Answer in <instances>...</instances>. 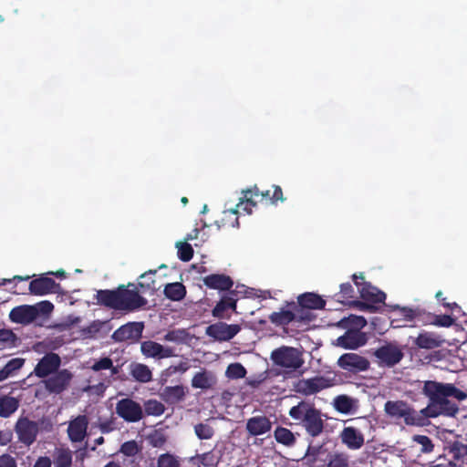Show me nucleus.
<instances>
[{"instance_id": "f257e3e1", "label": "nucleus", "mask_w": 467, "mask_h": 467, "mask_svg": "<svg viewBox=\"0 0 467 467\" xmlns=\"http://www.w3.org/2000/svg\"><path fill=\"white\" fill-rule=\"evenodd\" d=\"M283 192L279 186L273 185L265 191H259L254 186L242 191V196L239 198L235 208H226L223 212L221 221L216 222L218 228L221 227H239V213L241 212L251 214L259 202L265 204L276 205L279 202H283Z\"/></svg>"}, {"instance_id": "f03ea898", "label": "nucleus", "mask_w": 467, "mask_h": 467, "mask_svg": "<svg viewBox=\"0 0 467 467\" xmlns=\"http://www.w3.org/2000/svg\"><path fill=\"white\" fill-rule=\"evenodd\" d=\"M423 394L428 397L429 404L420 410L424 418H435L440 415L453 417L458 412L457 405L449 398L463 400L466 394L451 383L437 381H425L422 389Z\"/></svg>"}, {"instance_id": "7ed1b4c3", "label": "nucleus", "mask_w": 467, "mask_h": 467, "mask_svg": "<svg viewBox=\"0 0 467 467\" xmlns=\"http://www.w3.org/2000/svg\"><path fill=\"white\" fill-rule=\"evenodd\" d=\"M289 415L295 420L300 421L307 433L313 437L318 436L324 428L321 413L307 402H299L289 410Z\"/></svg>"}, {"instance_id": "20e7f679", "label": "nucleus", "mask_w": 467, "mask_h": 467, "mask_svg": "<svg viewBox=\"0 0 467 467\" xmlns=\"http://www.w3.org/2000/svg\"><path fill=\"white\" fill-rule=\"evenodd\" d=\"M270 358L273 364L280 368L285 376L297 371L305 364L303 352L299 348L287 346L274 349Z\"/></svg>"}, {"instance_id": "39448f33", "label": "nucleus", "mask_w": 467, "mask_h": 467, "mask_svg": "<svg viewBox=\"0 0 467 467\" xmlns=\"http://www.w3.org/2000/svg\"><path fill=\"white\" fill-rule=\"evenodd\" d=\"M352 280L358 288L361 299L366 302H355V305L358 306L360 309L373 308L372 305L383 303L385 301V293L372 285L370 283L366 282L362 275L354 274L352 275Z\"/></svg>"}, {"instance_id": "423d86ee", "label": "nucleus", "mask_w": 467, "mask_h": 467, "mask_svg": "<svg viewBox=\"0 0 467 467\" xmlns=\"http://www.w3.org/2000/svg\"><path fill=\"white\" fill-rule=\"evenodd\" d=\"M374 356L379 367L392 368L403 358L404 348L397 342H386L375 350Z\"/></svg>"}, {"instance_id": "0eeeda50", "label": "nucleus", "mask_w": 467, "mask_h": 467, "mask_svg": "<svg viewBox=\"0 0 467 467\" xmlns=\"http://www.w3.org/2000/svg\"><path fill=\"white\" fill-rule=\"evenodd\" d=\"M334 385V379L327 376H316L309 379H300L294 382L293 389L301 395L310 396Z\"/></svg>"}, {"instance_id": "6e6552de", "label": "nucleus", "mask_w": 467, "mask_h": 467, "mask_svg": "<svg viewBox=\"0 0 467 467\" xmlns=\"http://www.w3.org/2000/svg\"><path fill=\"white\" fill-rule=\"evenodd\" d=\"M118 310H135L146 305L147 300L140 296L135 285L130 284L127 288H119Z\"/></svg>"}, {"instance_id": "1a4fd4ad", "label": "nucleus", "mask_w": 467, "mask_h": 467, "mask_svg": "<svg viewBox=\"0 0 467 467\" xmlns=\"http://www.w3.org/2000/svg\"><path fill=\"white\" fill-rule=\"evenodd\" d=\"M73 379V374L67 368L56 371L44 381L46 389L54 394H59L66 390Z\"/></svg>"}, {"instance_id": "9d476101", "label": "nucleus", "mask_w": 467, "mask_h": 467, "mask_svg": "<svg viewBox=\"0 0 467 467\" xmlns=\"http://www.w3.org/2000/svg\"><path fill=\"white\" fill-rule=\"evenodd\" d=\"M116 412L128 422H137L141 420L143 415L141 406L130 399L120 400L117 403Z\"/></svg>"}, {"instance_id": "9b49d317", "label": "nucleus", "mask_w": 467, "mask_h": 467, "mask_svg": "<svg viewBox=\"0 0 467 467\" xmlns=\"http://www.w3.org/2000/svg\"><path fill=\"white\" fill-rule=\"evenodd\" d=\"M241 330L237 324L215 323L206 328V334L218 341H229Z\"/></svg>"}, {"instance_id": "f8f14e48", "label": "nucleus", "mask_w": 467, "mask_h": 467, "mask_svg": "<svg viewBox=\"0 0 467 467\" xmlns=\"http://www.w3.org/2000/svg\"><path fill=\"white\" fill-rule=\"evenodd\" d=\"M59 285L54 279L47 274L39 275L34 278L29 284V293L36 296H44L52 293H56Z\"/></svg>"}, {"instance_id": "ddd939ff", "label": "nucleus", "mask_w": 467, "mask_h": 467, "mask_svg": "<svg viewBox=\"0 0 467 467\" xmlns=\"http://www.w3.org/2000/svg\"><path fill=\"white\" fill-rule=\"evenodd\" d=\"M337 365L344 370L357 373L367 370L369 362L366 358L357 353H346L338 358Z\"/></svg>"}, {"instance_id": "4468645a", "label": "nucleus", "mask_w": 467, "mask_h": 467, "mask_svg": "<svg viewBox=\"0 0 467 467\" xmlns=\"http://www.w3.org/2000/svg\"><path fill=\"white\" fill-rule=\"evenodd\" d=\"M38 317L37 306L22 305L14 307L9 313L11 322L20 325H29Z\"/></svg>"}, {"instance_id": "2eb2a0df", "label": "nucleus", "mask_w": 467, "mask_h": 467, "mask_svg": "<svg viewBox=\"0 0 467 467\" xmlns=\"http://www.w3.org/2000/svg\"><path fill=\"white\" fill-rule=\"evenodd\" d=\"M60 364L61 358L57 354L47 353L37 362L34 373L38 378H47L57 371Z\"/></svg>"}, {"instance_id": "dca6fc26", "label": "nucleus", "mask_w": 467, "mask_h": 467, "mask_svg": "<svg viewBox=\"0 0 467 467\" xmlns=\"http://www.w3.org/2000/svg\"><path fill=\"white\" fill-rule=\"evenodd\" d=\"M341 442L349 450L357 451L363 447L365 443L364 434L360 430L354 426H346L340 432Z\"/></svg>"}, {"instance_id": "f3484780", "label": "nucleus", "mask_w": 467, "mask_h": 467, "mask_svg": "<svg viewBox=\"0 0 467 467\" xmlns=\"http://www.w3.org/2000/svg\"><path fill=\"white\" fill-rule=\"evenodd\" d=\"M140 350L146 358H151L161 359L176 356L172 348L164 347L151 340L142 342L140 344Z\"/></svg>"}, {"instance_id": "a211bd4d", "label": "nucleus", "mask_w": 467, "mask_h": 467, "mask_svg": "<svg viewBox=\"0 0 467 467\" xmlns=\"http://www.w3.org/2000/svg\"><path fill=\"white\" fill-rule=\"evenodd\" d=\"M16 432L21 442L30 445L36 438L38 426L36 422L27 419H19L16 425Z\"/></svg>"}, {"instance_id": "6ab92c4d", "label": "nucleus", "mask_w": 467, "mask_h": 467, "mask_svg": "<svg viewBox=\"0 0 467 467\" xmlns=\"http://www.w3.org/2000/svg\"><path fill=\"white\" fill-rule=\"evenodd\" d=\"M143 330V324L140 322H130L121 326L113 334L114 341L122 342L128 340H137L140 337Z\"/></svg>"}, {"instance_id": "aec40b11", "label": "nucleus", "mask_w": 467, "mask_h": 467, "mask_svg": "<svg viewBox=\"0 0 467 467\" xmlns=\"http://www.w3.org/2000/svg\"><path fill=\"white\" fill-rule=\"evenodd\" d=\"M88 420L85 415H78L68 422L67 434L72 442H81L87 436Z\"/></svg>"}, {"instance_id": "412c9836", "label": "nucleus", "mask_w": 467, "mask_h": 467, "mask_svg": "<svg viewBox=\"0 0 467 467\" xmlns=\"http://www.w3.org/2000/svg\"><path fill=\"white\" fill-rule=\"evenodd\" d=\"M367 343V336L359 330H348L337 338L336 345L346 349H356Z\"/></svg>"}, {"instance_id": "4be33fe9", "label": "nucleus", "mask_w": 467, "mask_h": 467, "mask_svg": "<svg viewBox=\"0 0 467 467\" xmlns=\"http://www.w3.org/2000/svg\"><path fill=\"white\" fill-rule=\"evenodd\" d=\"M419 315L420 313L417 309L395 306L390 314V324L393 327H403Z\"/></svg>"}, {"instance_id": "5701e85b", "label": "nucleus", "mask_w": 467, "mask_h": 467, "mask_svg": "<svg viewBox=\"0 0 467 467\" xmlns=\"http://www.w3.org/2000/svg\"><path fill=\"white\" fill-rule=\"evenodd\" d=\"M242 295L244 297H259L263 299L270 298L272 297L271 292L268 290L261 291V290H254L252 288H248L244 285H237L236 288L231 292V296H227L228 297V306L229 309H232L234 311L236 310V301L233 295Z\"/></svg>"}, {"instance_id": "b1692460", "label": "nucleus", "mask_w": 467, "mask_h": 467, "mask_svg": "<svg viewBox=\"0 0 467 467\" xmlns=\"http://www.w3.org/2000/svg\"><path fill=\"white\" fill-rule=\"evenodd\" d=\"M288 308H282L278 312H274L269 316V320L276 326H285L297 317L296 312H299V307L295 302L287 305Z\"/></svg>"}, {"instance_id": "393cba45", "label": "nucleus", "mask_w": 467, "mask_h": 467, "mask_svg": "<svg viewBox=\"0 0 467 467\" xmlns=\"http://www.w3.org/2000/svg\"><path fill=\"white\" fill-rule=\"evenodd\" d=\"M272 423L265 416L250 418L246 422V430L252 436L264 435L270 431Z\"/></svg>"}, {"instance_id": "a878e982", "label": "nucleus", "mask_w": 467, "mask_h": 467, "mask_svg": "<svg viewBox=\"0 0 467 467\" xmlns=\"http://www.w3.org/2000/svg\"><path fill=\"white\" fill-rule=\"evenodd\" d=\"M202 281L208 288L219 291L229 290L234 285L232 278L224 274L209 275Z\"/></svg>"}, {"instance_id": "bb28decb", "label": "nucleus", "mask_w": 467, "mask_h": 467, "mask_svg": "<svg viewBox=\"0 0 467 467\" xmlns=\"http://www.w3.org/2000/svg\"><path fill=\"white\" fill-rule=\"evenodd\" d=\"M413 343L420 348L431 349L441 346L443 339L433 332L424 331L419 334Z\"/></svg>"}, {"instance_id": "cd10ccee", "label": "nucleus", "mask_w": 467, "mask_h": 467, "mask_svg": "<svg viewBox=\"0 0 467 467\" xmlns=\"http://www.w3.org/2000/svg\"><path fill=\"white\" fill-rule=\"evenodd\" d=\"M299 308L322 309L326 306L325 300L315 293H304L297 297Z\"/></svg>"}, {"instance_id": "c85d7f7f", "label": "nucleus", "mask_w": 467, "mask_h": 467, "mask_svg": "<svg viewBox=\"0 0 467 467\" xmlns=\"http://www.w3.org/2000/svg\"><path fill=\"white\" fill-rule=\"evenodd\" d=\"M333 405L336 410L343 414L355 413L358 408V400L346 395L335 398Z\"/></svg>"}, {"instance_id": "c756f323", "label": "nucleus", "mask_w": 467, "mask_h": 467, "mask_svg": "<svg viewBox=\"0 0 467 467\" xmlns=\"http://www.w3.org/2000/svg\"><path fill=\"white\" fill-rule=\"evenodd\" d=\"M186 389L182 385L166 387L160 393L161 398L171 404L182 400L185 397Z\"/></svg>"}, {"instance_id": "7c9ffc66", "label": "nucleus", "mask_w": 467, "mask_h": 467, "mask_svg": "<svg viewBox=\"0 0 467 467\" xmlns=\"http://www.w3.org/2000/svg\"><path fill=\"white\" fill-rule=\"evenodd\" d=\"M52 457L54 467H70L72 464L73 453L67 448H56Z\"/></svg>"}, {"instance_id": "2f4dec72", "label": "nucleus", "mask_w": 467, "mask_h": 467, "mask_svg": "<svg viewBox=\"0 0 467 467\" xmlns=\"http://www.w3.org/2000/svg\"><path fill=\"white\" fill-rule=\"evenodd\" d=\"M215 383V377L210 371L197 372L192 379V387L194 389H209Z\"/></svg>"}, {"instance_id": "473e14b6", "label": "nucleus", "mask_w": 467, "mask_h": 467, "mask_svg": "<svg viewBox=\"0 0 467 467\" xmlns=\"http://www.w3.org/2000/svg\"><path fill=\"white\" fill-rule=\"evenodd\" d=\"M130 374L136 380L142 383L150 382L152 379V372L150 368L140 363L130 365Z\"/></svg>"}, {"instance_id": "72a5a7b5", "label": "nucleus", "mask_w": 467, "mask_h": 467, "mask_svg": "<svg viewBox=\"0 0 467 467\" xmlns=\"http://www.w3.org/2000/svg\"><path fill=\"white\" fill-rule=\"evenodd\" d=\"M119 289L115 291L104 290L98 292V301L114 309H118L119 305Z\"/></svg>"}, {"instance_id": "f704fd0d", "label": "nucleus", "mask_w": 467, "mask_h": 467, "mask_svg": "<svg viewBox=\"0 0 467 467\" xmlns=\"http://www.w3.org/2000/svg\"><path fill=\"white\" fill-rule=\"evenodd\" d=\"M164 294L168 298L179 301L184 297L186 290L182 283H171L165 286Z\"/></svg>"}, {"instance_id": "c9c22d12", "label": "nucleus", "mask_w": 467, "mask_h": 467, "mask_svg": "<svg viewBox=\"0 0 467 467\" xmlns=\"http://www.w3.org/2000/svg\"><path fill=\"white\" fill-rule=\"evenodd\" d=\"M18 408V400L13 397L5 396L0 399V416L9 417Z\"/></svg>"}, {"instance_id": "e433bc0d", "label": "nucleus", "mask_w": 467, "mask_h": 467, "mask_svg": "<svg viewBox=\"0 0 467 467\" xmlns=\"http://www.w3.org/2000/svg\"><path fill=\"white\" fill-rule=\"evenodd\" d=\"M409 406L403 401H387L385 403L386 413L392 418H402Z\"/></svg>"}, {"instance_id": "4c0bfd02", "label": "nucleus", "mask_w": 467, "mask_h": 467, "mask_svg": "<svg viewBox=\"0 0 467 467\" xmlns=\"http://www.w3.org/2000/svg\"><path fill=\"white\" fill-rule=\"evenodd\" d=\"M275 438L277 442L285 446H292L296 441V438L293 432L290 430L283 427H278L275 429Z\"/></svg>"}, {"instance_id": "58836bf2", "label": "nucleus", "mask_w": 467, "mask_h": 467, "mask_svg": "<svg viewBox=\"0 0 467 467\" xmlns=\"http://www.w3.org/2000/svg\"><path fill=\"white\" fill-rule=\"evenodd\" d=\"M164 339L175 344H184L189 339V334L185 329H173L164 335Z\"/></svg>"}, {"instance_id": "ea45409f", "label": "nucleus", "mask_w": 467, "mask_h": 467, "mask_svg": "<svg viewBox=\"0 0 467 467\" xmlns=\"http://www.w3.org/2000/svg\"><path fill=\"white\" fill-rule=\"evenodd\" d=\"M349 457L344 452H335L330 454L327 459V467H348Z\"/></svg>"}, {"instance_id": "a19ab883", "label": "nucleus", "mask_w": 467, "mask_h": 467, "mask_svg": "<svg viewBox=\"0 0 467 467\" xmlns=\"http://www.w3.org/2000/svg\"><path fill=\"white\" fill-rule=\"evenodd\" d=\"M17 337L11 329H0V348H10L16 345Z\"/></svg>"}, {"instance_id": "79ce46f5", "label": "nucleus", "mask_w": 467, "mask_h": 467, "mask_svg": "<svg viewBox=\"0 0 467 467\" xmlns=\"http://www.w3.org/2000/svg\"><path fill=\"white\" fill-rule=\"evenodd\" d=\"M175 247L177 248V255L182 261L188 262L192 258L193 249L187 242H178Z\"/></svg>"}, {"instance_id": "37998d69", "label": "nucleus", "mask_w": 467, "mask_h": 467, "mask_svg": "<svg viewBox=\"0 0 467 467\" xmlns=\"http://www.w3.org/2000/svg\"><path fill=\"white\" fill-rule=\"evenodd\" d=\"M225 375L228 379H243L246 375V369L240 363H232L227 367Z\"/></svg>"}, {"instance_id": "c03bdc74", "label": "nucleus", "mask_w": 467, "mask_h": 467, "mask_svg": "<svg viewBox=\"0 0 467 467\" xmlns=\"http://www.w3.org/2000/svg\"><path fill=\"white\" fill-rule=\"evenodd\" d=\"M145 411L148 415L161 416L165 410L164 405L156 400H149L144 403Z\"/></svg>"}, {"instance_id": "a18cd8bd", "label": "nucleus", "mask_w": 467, "mask_h": 467, "mask_svg": "<svg viewBox=\"0 0 467 467\" xmlns=\"http://www.w3.org/2000/svg\"><path fill=\"white\" fill-rule=\"evenodd\" d=\"M423 416L420 412L417 413L416 411L412 410L410 407L407 408L403 419L406 424L408 425H422V417Z\"/></svg>"}, {"instance_id": "49530a36", "label": "nucleus", "mask_w": 467, "mask_h": 467, "mask_svg": "<svg viewBox=\"0 0 467 467\" xmlns=\"http://www.w3.org/2000/svg\"><path fill=\"white\" fill-rule=\"evenodd\" d=\"M92 370L100 371L105 369H111L113 373H116V369L113 367V362L109 358H101L96 360L91 366Z\"/></svg>"}, {"instance_id": "de8ad7c7", "label": "nucleus", "mask_w": 467, "mask_h": 467, "mask_svg": "<svg viewBox=\"0 0 467 467\" xmlns=\"http://www.w3.org/2000/svg\"><path fill=\"white\" fill-rule=\"evenodd\" d=\"M194 430L197 437L201 440L211 439L213 435V429L206 423L197 424Z\"/></svg>"}, {"instance_id": "09e8293b", "label": "nucleus", "mask_w": 467, "mask_h": 467, "mask_svg": "<svg viewBox=\"0 0 467 467\" xmlns=\"http://www.w3.org/2000/svg\"><path fill=\"white\" fill-rule=\"evenodd\" d=\"M413 441L420 445H421V451L424 453H428L432 451L433 450V444L431 440L425 435H415L413 436Z\"/></svg>"}, {"instance_id": "8fccbe9b", "label": "nucleus", "mask_w": 467, "mask_h": 467, "mask_svg": "<svg viewBox=\"0 0 467 467\" xmlns=\"http://www.w3.org/2000/svg\"><path fill=\"white\" fill-rule=\"evenodd\" d=\"M451 451L455 459L461 460L463 463H467V445L454 443Z\"/></svg>"}, {"instance_id": "3c124183", "label": "nucleus", "mask_w": 467, "mask_h": 467, "mask_svg": "<svg viewBox=\"0 0 467 467\" xmlns=\"http://www.w3.org/2000/svg\"><path fill=\"white\" fill-rule=\"evenodd\" d=\"M228 309V297L225 296L216 304L213 309V316L218 318H223L225 317L224 313Z\"/></svg>"}, {"instance_id": "603ef678", "label": "nucleus", "mask_w": 467, "mask_h": 467, "mask_svg": "<svg viewBox=\"0 0 467 467\" xmlns=\"http://www.w3.org/2000/svg\"><path fill=\"white\" fill-rule=\"evenodd\" d=\"M102 326L103 323L101 321H93L90 325L82 329V334L86 337H95L96 334H98L100 331Z\"/></svg>"}, {"instance_id": "864d4df0", "label": "nucleus", "mask_w": 467, "mask_h": 467, "mask_svg": "<svg viewBox=\"0 0 467 467\" xmlns=\"http://www.w3.org/2000/svg\"><path fill=\"white\" fill-rule=\"evenodd\" d=\"M158 467H179V463L172 455L162 454L159 457Z\"/></svg>"}, {"instance_id": "5fc2aeb1", "label": "nucleus", "mask_w": 467, "mask_h": 467, "mask_svg": "<svg viewBox=\"0 0 467 467\" xmlns=\"http://www.w3.org/2000/svg\"><path fill=\"white\" fill-rule=\"evenodd\" d=\"M25 360L20 358H12L9 360L4 368L9 373L10 375L13 374V372L20 369L24 365Z\"/></svg>"}, {"instance_id": "6e6d98bb", "label": "nucleus", "mask_w": 467, "mask_h": 467, "mask_svg": "<svg viewBox=\"0 0 467 467\" xmlns=\"http://www.w3.org/2000/svg\"><path fill=\"white\" fill-rule=\"evenodd\" d=\"M339 296L345 300L353 299L355 297L354 288L349 283H344L340 285Z\"/></svg>"}, {"instance_id": "4d7b16f0", "label": "nucleus", "mask_w": 467, "mask_h": 467, "mask_svg": "<svg viewBox=\"0 0 467 467\" xmlns=\"http://www.w3.org/2000/svg\"><path fill=\"white\" fill-rule=\"evenodd\" d=\"M120 451L127 456H133L139 451V448L136 441H131L123 443Z\"/></svg>"}, {"instance_id": "13d9d810", "label": "nucleus", "mask_w": 467, "mask_h": 467, "mask_svg": "<svg viewBox=\"0 0 467 467\" xmlns=\"http://www.w3.org/2000/svg\"><path fill=\"white\" fill-rule=\"evenodd\" d=\"M156 273V271H149L148 273H145L140 275V279H145V282H139V285L142 288L144 291L145 289H150L153 285L152 275Z\"/></svg>"}, {"instance_id": "bf43d9fd", "label": "nucleus", "mask_w": 467, "mask_h": 467, "mask_svg": "<svg viewBox=\"0 0 467 467\" xmlns=\"http://www.w3.org/2000/svg\"><path fill=\"white\" fill-rule=\"evenodd\" d=\"M190 368V364L188 361H182L177 365L171 366L168 370L170 374L173 373H185Z\"/></svg>"}, {"instance_id": "052dcab7", "label": "nucleus", "mask_w": 467, "mask_h": 467, "mask_svg": "<svg viewBox=\"0 0 467 467\" xmlns=\"http://www.w3.org/2000/svg\"><path fill=\"white\" fill-rule=\"evenodd\" d=\"M435 325L449 327L453 324V319L450 316H440L435 320Z\"/></svg>"}, {"instance_id": "680f3d73", "label": "nucleus", "mask_w": 467, "mask_h": 467, "mask_svg": "<svg viewBox=\"0 0 467 467\" xmlns=\"http://www.w3.org/2000/svg\"><path fill=\"white\" fill-rule=\"evenodd\" d=\"M0 467H16V462L12 456L4 454L0 456Z\"/></svg>"}, {"instance_id": "e2e57ef3", "label": "nucleus", "mask_w": 467, "mask_h": 467, "mask_svg": "<svg viewBox=\"0 0 467 467\" xmlns=\"http://www.w3.org/2000/svg\"><path fill=\"white\" fill-rule=\"evenodd\" d=\"M35 306H37L38 312H44V313H49L53 310V304L49 301H42L41 303L36 305Z\"/></svg>"}, {"instance_id": "0e129e2a", "label": "nucleus", "mask_w": 467, "mask_h": 467, "mask_svg": "<svg viewBox=\"0 0 467 467\" xmlns=\"http://www.w3.org/2000/svg\"><path fill=\"white\" fill-rule=\"evenodd\" d=\"M33 467H51V460L47 457H39Z\"/></svg>"}, {"instance_id": "69168bd1", "label": "nucleus", "mask_w": 467, "mask_h": 467, "mask_svg": "<svg viewBox=\"0 0 467 467\" xmlns=\"http://www.w3.org/2000/svg\"><path fill=\"white\" fill-rule=\"evenodd\" d=\"M12 434L9 431H0V444L5 445L11 441Z\"/></svg>"}, {"instance_id": "338daca9", "label": "nucleus", "mask_w": 467, "mask_h": 467, "mask_svg": "<svg viewBox=\"0 0 467 467\" xmlns=\"http://www.w3.org/2000/svg\"><path fill=\"white\" fill-rule=\"evenodd\" d=\"M350 318L352 319L353 323L360 328L364 327L367 325V321L363 317L355 316L351 317Z\"/></svg>"}, {"instance_id": "774afa93", "label": "nucleus", "mask_w": 467, "mask_h": 467, "mask_svg": "<svg viewBox=\"0 0 467 467\" xmlns=\"http://www.w3.org/2000/svg\"><path fill=\"white\" fill-rule=\"evenodd\" d=\"M430 467H455V464L450 461H447V462L432 464Z\"/></svg>"}]
</instances>
